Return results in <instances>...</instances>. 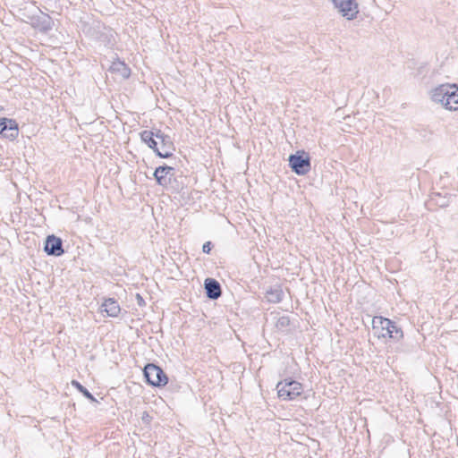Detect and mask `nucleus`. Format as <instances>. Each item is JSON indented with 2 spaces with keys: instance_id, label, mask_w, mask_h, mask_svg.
Listing matches in <instances>:
<instances>
[{
  "instance_id": "1",
  "label": "nucleus",
  "mask_w": 458,
  "mask_h": 458,
  "mask_svg": "<svg viewBox=\"0 0 458 458\" xmlns=\"http://www.w3.org/2000/svg\"><path fill=\"white\" fill-rule=\"evenodd\" d=\"M431 99L440 103L448 110H458V86L456 84H441L431 90Z\"/></svg>"
},
{
  "instance_id": "2",
  "label": "nucleus",
  "mask_w": 458,
  "mask_h": 458,
  "mask_svg": "<svg viewBox=\"0 0 458 458\" xmlns=\"http://www.w3.org/2000/svg\"><path fill=\"white\" fill-rule=\"evenodd\" d=\"M372 328L377 338H391L399 341L403 337V331L389 318L376 316L372 319Z\"/></svg>"
},
{
  "instance_id": "3",
  "label": "nucleus",
  "mask_w": 458,
  "mask_h": 458,
  "mask_svg": "<svg viewBox=\"0 0 458 458\" xmlns=\"http://www.w3.org/2000/svg\"><path fill=\"white\" fill-rule=\"evenodd\" d=\"M276 390L278 397L286 401L293 400L301 395L303 388L301 383L292 379H285L276 385Z\"/></svg>"
},
{
  "instance_id": "4",
  "label": "nucleus",
  "mask_w": 458,
  "mask_h": 458,
  "mask_svg": "<svg viewBox=\"0 0 458 458\" xmlns=\"http://www.w3.org/2000/svg\"><path fill=\"white\" fill-rule=\"evenodd\" d=\"M144 377L147 383L153 386H163L168 382V378L162 369L153 363L145 366Z\"/></svg>"
},
{
  "instance_id": "5",
  "label": "nucleus",
  "mask_w": 458,
  "mask_h": 458,
  "mask_svg": "<svg viewBox=\"0 0 458 458\" xmlns=\"http://www.w3.org/2000/svg\"><path fill=\"white\" fill-rule=\"evenodd\" d=\"M289 165L292 170L299 174L304 175L310 171V159L305 151H298L289 157Z\"/></svg>"
},
{
  "instance_id": "6",
  "label": "nucleus",
  "mask_w": 458,
  "mask_h": 458,
  "mask_svg": "<svg viewBox=\"0 0 458 458\" xmlns=\"http://www.w3.org/2000/svg\"><path fill=\"white\" fill-rule=\"evenodd\" d=\"M333 6L346 20L352 21L359 13V4L356 0H330Z\"/></svg>"
},
{
  "instance_id": "7",
  "label": "nucleus",
  "mask_w": 458,
  "mask_h": 458,
  "mask_svg": "<svg viewBox=\"0 0 458 458\" xmlns=\"http://www.w3.org/2000/svg\"><path fill=\"white\" fill-rule=\"evenodd\" d=\"M156 138L159 140V147L158 145L157 146L155 153L162 158L172 157L174 151V147L170 137L158 130L156 132Z\"/></svg>"
},
{
  "instance_id": "8",
  "label": "nucleus",
  "mask_w": 458,
  "mask_h": 458,
  "mask_svg": "<svg viewBox=\"0 0 458 458\" xmlns=\"http://www.w3.org/2000/svg\"><path fill=\"white\" fill-rule=\"evenodd\" d=\"M45 251L48 255L61 256L64 253L62 240L55 235H49L45 244Z\"/></svg>"
},
{
  "instance_id": "9",
  "label": "nucleus",
  "mask_w": 458,
  "mask_h": 458,
  "mask_svg": "<svg viewBox=\"0 0 458 458\" xmlns=\"http://www.w3.org/2000/svg\"><path fill=\"white\" fill-rule=\"evenodd\" d=\"M32 26L39 31L47 32L53 28V21L49 15L41 13L32 19Z\"/></svg>"
},
{
  "instance_id": "10",
  "label": "nucleus",
  "mask_w": 458,
  "mask_h": 458,
  "mask_svg": "<svg viewBox=\"0 0 458 458\" xmlns=\"http://www.w3.org/2000/svg\"><path fill=\"white\" fill-rule=\"evenodd\" d=\"M205 290L207 296L211 300H216L221 296V286L213 278H207L205 280Z\"/></svg>"
},
{
  "instance_id": "11",
  "label": "nucleus",
  "mask_w": 458,
  "mask_h": 458,
  "mask_svg": "<svg viewBox=\"0 0 458 458\" xmlns=\"http://www.w3.org/2000/svg\"><path fill=\"white\" fill-rule=\"evenodd\" d=\"M102 311L106 312L108 317L116 318L121 311V308L116 300L109 298L102 303Z\"/></svg>"
},
{
  "instance_id": "12",
  "label": "nucleus",
  "mask_w": 458,
  "mask_h": 458,
  "mask_svg": "<svg viewBox=\"0 0 458 458\" xmlns=\"http://www.w3.org/2000/svg\"><path fill=\"white\" fill-rule=\"evenodd\" d=\"M173 171L171 166H158L154 172L157 182L161 186H166L170 182V178L167 175Z\"/></svg>"
},
{
  "instance_id": "13",
  "label": "nucleus",
  "mask_w": 458,
  "mask_h": 458,
  "mask_svg": "<svg viewBox=\"0 0 458 458\" xmlns=\"http://www.w3.org/2000/svg\"><path fill=\"white\" fill-rule=\"evenodd\" d=\"M110 72L118 74L123 79H127L131 75L130 68L122 61L117 60L112 63L109 68Z\"/></svg>"
},
{
  "instance_id": "14",
  "label": "nucleus",
  "mask_w": 458,
  "mask_h": 458,
  "mask_svg": "<svg viewBox=\"0 0 458 458\" xmlns=\"http://www.w3.org/2000/svg\"><path fill=\"white\" fill-rule=\"evenodd\" d=\"M284 293L280 287L270 288L266 292V299L271 303H278L283 300Z\"/></svg>"
},
{
  "instance_id": "15",
  "label": "nucleus",
  "mask_w": 458,
  "mask_h": 458,
  "mask_svg": "<svg viewBox=\"0 0 458 458\" xmlns=\"http://www.w3.org/2000/svg\"><path fill=\"white\" fill-rule=\"evenodd\" d=\"M154 137H156V132H153L151 131H143L140 132L141 140L144 143H146L148 146V148L156 151L158 142L154 139Z\"/></svg>"
},
{
  "instance_id": "16",
  "label": "nucleus",
  "mask_w": 458,
  "mask_h": 458,
  "mask_svg": "<svg viewBox=\"0 0 458 458\" xmlns=\"http://www.w3.org/2000/svg\"><path fill=\"white\" fill-rule=\"evenodd\" d=\"M5 133H3V137L14 140L18 136V124L14 120L9 119L8 124H6Z\"/></svg>"
},
{
  "instance_id": "17",
  "label": "nucleus",
  "mask_w": 458,
  "mask_h": 458,
  "mask_svg": "<svg viewBox=\"0 0 458 458\" xmlns=\"http://www.w3.org/2000/svg\"><path fill=\"white\" fill-rule=\"evenodd\" d=\"M72 385L79 391L81 392L87 399L90 400L91 402H98L97 399L89 392L87 388H85L80 382L76 380L72 381Z\"/></svg>"
},
{
  "instance_id": "18",
  "label": "nucleus",
  "mask_w": 458,
  "mask_h": 458,
  "mask_svg": "<svg viewBox=\"0 0 458 458\" xmlns=\"http://www.w3.org/2000/svg\"><path fill=\"white\" fill-rule=\"evenodd\" d=\"M290 324V319L287 316H281L277 318L276 322V327L279 330H284Z\"/></svg>"
},
{
  "instance_id": "19",
  "label": "nucleus",
  "mask_w": 458,
  "mask_h": 458,
  "mask_svg": "<svg viewBox=\"0 0 458 458\" xmlns=\"http://www.w3.org/2000/svg\"><path fill=\"white\" fill-rule=\"evenodd\" d=\"M9 119L3 118L0 119V134L3 136V133H5L4 131H6V124H8Z\"/></svg>"
},
{
  "instance_id": "20",
  "label": "nucleus",
  "mask_w": 458,
  "mask_h": 458,
  "mask_svg": "<svg viewBox=\"0 0 458 458\" xmlns=\"http://www.w3.org/2000/svg\"><path fill=\"white\" fill-rule=\"evenodd\" d=\"M210 244H211V243H210V242H205V243L203 244V246H202V251H203L204 253L208 254V253L210 252V250H211V246H210Z\"/></svg>"
},
{
  "instance_id": "21",
  "label": "nucleus",
  "mask_w": 458,
  "mask_h": 458,
  "mask_svg": "<svg viewBox=\"0 0 458 458\" xmlns=\"http://www.w3.org/2000/svg\"><path fill=\"white\" fill-rule=\"evenodd\" d=\"M137 299H138V302L140 305H141V302H143V299L141 298V296L140 294H137Z\"/></svg>"
}]
</instances>
